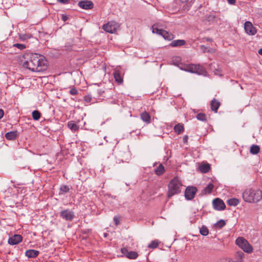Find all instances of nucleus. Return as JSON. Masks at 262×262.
Wrapping results in <instances>:
<instances>
[{
    "label": "nucleus",
    "instance_id": "obj_1",
    "mask_svg": "<svg viewBox=\"0 0 262 262\" xmlns=\"http://www.w3.org/2000/svg\"><path fill=\"white\" fill-rule=\"evenodd\" d=\"M23 66L32 72H39L47 68L48 61L41 55L33 53H25L23 56Z\"/></svg>",
    "mask_w": 262,
    "mask_h": 262
},
{
    "label": "nucleus",
    "instance_id": "obj_2",
    "mask_svg": "<svg viewBox=\"0 0 262 262\" xmlns=\"http://www.w3.org/2000/svg\"><path fill=\"white\" fill-rule=\"evenodd\" d=\"M243 199L247 203H257L262 199V191L257 189H247L243 193Z\"/></svg>",
    "mask_w": 262,
    "mask_h": 262
},
{
    "label": "nucleus",
    "instance_id": "obj_3",
    "mask_svg": "<svg viewBox=\"0 0 262 262\" xmlns=\"http://www.w3.org/2000/svg\"><path fill=\"white\" fill-rule=\"evenodd\" d=\"M182 184L178 178L175 177L168 184L167 196L168 198L179 194L181 192Z\"/></svg>",
    "mask_w": 262,
    "mask_h": 262
},
{
    "label": "nucleus",
    "instance_id": "obj_4",
    "mask_svg": "<svg viewBox=\"0 0 262 262\" xmlns=\"http://www.w3.org/2000/svg\"><path fill=\"white\" fill-rule=\"evenodd\" d=\"M181 69L184 71L198 75H205L207 73L205 68L200 64H186L183 65Z\"/></svg>",
    "mask_w": 262,
    "mask_h": 262
},
{
    "label": "nucleus",
    "instance_id": "obj_5",
    "mask_svg": "<svg viewBox=\"0 0 262 262\" xmlns=\"http://www.w3.org/2000/svg\"><path fill=\"white\" fill-rule=\"evenodd\" d=\"M236 244L243 250L247 253H251L253 251V248L249 242L243 237H238L235 241Z\"/></svg>",
    "mask_w": 262,
    "mask_h": 262
},
{
    "label": "nucleus",
    "instance_id": "obj_6",
    "mask_svg": "<svg viewBox=\"0 0 262 262\" xmlns=\"http://www.w3.org/2000/svg\"><path fill=\"white\" fill-rule=\"evenodd\" d=\"M119 28L120 25L115 21H109L103 26V30L110 33H115Z\"/></svg>",
    "mask_w": 262,
    "mask_h": 262
},
{
    "label": "nucleus",
    "instance_id": "obj_7",
    "mask_svg": "<svg viewBox=\"0 0 262 262\" xmlns=\"http://www.w3.org/2000/svg\"><path fill=\"white\" fill-rule=\"evenodd\" d=\"M152 32L154 33H156L162 36L165 39L168 40H171L174 38V36L172 33H169L168 32L162 29H159L157 28L155 25H154L152 27Z\"/></svg>",
    "mask_w": 262,
    "mask_h": 262
},
{
    "label": "nucleus",
    "instance_id": "obj_8",
    "mask_svg": "<svg viewBox=\"0 0 262 262\" xmlns=\"http://www.w3.org/2000/svg\"><path fill=\"white\" fill-rule=\"evenodd\" d=\"M197 192V188L194 186H188L185 191V197L187 200L193 199Z\"/></svg>",
    "mask_w": 262,
    "mask_h": 262
},
{
    "label": "nucleus",
    "instance_id": "obj_9",
    "mask_svg": "<svg viewBox=\"0 0 262 262\" xmlns=\"http://www.w3.org/2000/svg\"><path fill=\"white\" fill-rule=\"evenodd\" d=\"M244 29L246 33L249 35H254L257 32L256 28L254 27L252 24L249 21H247L245 23Z\"/></svg>",
    "mask_w": 262,
    "mask_h": 262
},
{
    "label": "nucleus",
    "instance_id": "obj_10",
    "mask_svg": "<svg viewBox=\"0 0 262 262\" xmlns=\"http://www.w3.org/2000/svg\"><path fill=\"white\" fill-rule=\"evenodd\" d=\"M213 208L216 210H223L226 208V205L222 200L220 198H216L212 202Z\"/></svg>",
    "mask_w": 262,
    "mask_h": 262
},
{
    "label": "nucleus",
    "instance_id": "obj_11",
    "mask_svg": "<svg viewBox=\"0 0 262 262\" xmlns=\"http://www.w3.org/2000/svg\"><path fill=\"white\" fill-rule=\"evenodd\" d=\"M61 217L66 221H72L74 217V213L72 210L66 209L60 212Z\"/></svg>",
    "mask_w": 262,
    "mask_h": 262
},
{
    "label": "nucleus",
    "instance_id": "obj_12",
    "mask_svg": "<svg viewBox=\"0 0 262 262\" xmlns=\"http://www.w3.org/2000/svg\"><path fill=\"white\" fill-rule=\"evenodd\" d=\"M121 251L127 258L129 259H136L138 254L135 251H128L126 248H123L121 249Z\"/></svg>",
    "mask_w": 262,
    "mask_h": 262
},
{
    "label": "nucleus",
    "instance_id": "obj_13",
    "mask_svg": "<svg viewBox=\"0 0 262 262\" xmlns=\"http://www.w3.org/2000/svg\"><path fill=\"white\" fill-rule=\"evenodd\" d=\"M78 5L81 9L85 10L92 9L94 7L93 2L89 0H83L78 2Z\"/></svg>",
    "mask_w": 262,
    "mask_h": 262
},
{
    "label": "nucleus",
    "instance_id": "obj_14",
    "mask_svg": "<svg viewBox=\"0 0 262 262\" xmlns=\"http://www.w3.org/2000/svg\"><path fill=\"white\" fill-rule=\"evenodd\" d=\"M22 238V236L20 235L15 234L9 237L8 242L11 245H17L21 242Z\"/></svg>",
    "mask_w": 262,
    "mask_h": 262
},
{
    "label": "nucleus",
    "instance_id": "obj_15",
    "mask_svg": "<svg viewBox=\"0 0 262 262\" xmlns=\"http://www.w3.org/2000/svg\"><path fill=\"white\" fill-rule=\"evenodd\" d=\"M220 105V102L218 100H216L215 98H213L211 100L210 103L211 110L214 112L215 113H217V110L219 108Z\"/></svg>",
    "mask_w": 262,
    "mask_h": 262
},
{
    "label": "nucleus",
    "instance_id": "obj_16",
    "mask_svg": "<svg viewBox=\"0 0 262 262\" xmlns=\"http://www.w3.org/2000/svg\"><path fill=\"white\" fill-rule=\"evenodd\" d=\"M140 118L141 120L145 122L146 124H149L150 123V116L148 113L144 111L140 115Z\"/></svg>",
    "mask_w": 262,
    "mask_h": 262
},
{
    "label": "nucleus",
    "instance_id": "obj_17",
    "mask_svg": "<svg viewBox=\"0 0 262 262\" xmlns=\"http://www.w3.org/2000/svg\"><path fill=\"white\" fill-rule=\"evenodd\" d=\"M39 251L37 250L30 249L27 250L25 252V255L28 258H34L38 256Z\"/></svg>",
    "mask_w": 262,
    "mask_h": 262
},
{
    "label": "nucleus",
    "instance_id": "obj_18",
    "mask_svg": "<svg viewBox=\"0 0 262 262\" xmlns=\"http://www.w3.org/2000/svg\"><path fill=\"white\" fill-rule=\"evenodd\" d=\"M214 188V185L212 183H209L202 191L203 195H207L210 194Z\"/></svg>",
    "mask_w": 262,
    "mask_h": 262
},
{
    "label": "nucleus",
    "instance_id": "obj_19",
    "mask_svg": "<svg viewBox=\"0 0 262 262\" xmlns=\"http://www.w3.org/2000/svg\"><path fill=\"white\" fill-rule=\"evenodd\" d=\"M17 135V131H12L7 133L5 134V137L7 140H13L16 138Z\"/></svg>",
    "mask_w": 262,
    "mask_h": 262
},
{
    "label": "nucleus",
    "instance_id": "obj_20",
    "mask_svg": "<svg viewBox=\"0 0 262 262\" xmlns=\"http://www.w3.org/2000/svg\"><path fill=\"white\" fill-rule=\"evenodd\" d=\"M186 41L183 39H178L173 40L170 43V46L172 47H180L185 45Z\"/></svg>",
    "mask_w": 262,
    "mask_h": 262
},
{
    "label": "nucleus",
    "instance_id": "obj_21",
    "mask_svg": "<svg viewBox=\"0 0 262 262\" xmlns=\"http://www.w3.org/2000/svg\"><path fill=\"white\" fill-rule=\"evenodd\" d=\"M114 77L115 81L119 84H121L123 82V77L121 75L120 72L119 71H115L114 72Z\"/></svg>",
    "mask_w": 262,
    "mask_h": 262
},
{
    "label": "nucleus",
    "instance_id": "obj_22",
    "mask_svg": "<svg viewBox=\"0 0 262 262\" xmlns=\"http://www.w3.org/2000/svg\"><path fill=\"white\" fill-rule=\"evenodd\" d=\"M260 151V147L257 145L253 144L250 149V152L253 155H256Z\"/></svg>",
    "mask_w": 262,
    "mask_h": 262
},
{
    "label": "nucleus",
    "instance_id": "obj_23",
    "mask_svg": "<svg viewBox=\"0 0 262 262\" xmlns=\"http://www.w3.org/2000/svg\"><path fill=\"white\" fill-rule=\"evenodd\" d=\"M239 203L238 199L236 198H232L227 201V204L230 206H236Z\"/></svg>",
    "mask_w": 262,
    "mask_h": 262
},
{
    "label": "nucleus",
    "instance_id": "obj_24",
    "mask_svg": "<svg viewBox=\"0 0 262 262\" xmlns=\"http://www.w3.org/2000/svg\"><path fill=\"white\" fill-rule=\"evenodd\" d=\"M164 171L165 168L162 164H160L159 166L155 170V173L158 176L162 174Z\"/></svg>",
    "mask_w": 262,
    "mask_h": 262
},
{
    "label": "nucleus",
    "instance_id": "obj_25",
    "mask_svg": "<svg viewBox=\"0 0 262 262\" xmlns=\"http://www.w3.org/2000/svg\"><path fill=\"white\" fill-rule=\"evenodd\" d=\"M68 126L70 129L72 131H76L79 129V126L76 123H75L73 121H69L68 123Z\"/></svg>",
    "mask_w": 262,
    "mask_h": 262
},
{
    "label": "nucleus",
    "instance_id": "obj_26",
    "mask_svg": "<svg viewBox=\"0 0 262 262\" xmlns=\"http://www.w3.org/2000/svg\"><path fill=\"white\" fill-rule=\"evenodd\" d=\"M174 130L178 134H180L184 131L183 125L182 124L178 123L174 126Z\"/></svg>",
    "mask_w": 262,
    "mask_h": 262
},
{
    "label": "nucleus",
    "instance_id": "obj_27",
    "mask_svg": "<svg viewBox=\"0 0 262 262\" xmlns=\"http://www.w3.org/2000/svg\"><path fill=\"white\" fill-rule=\"evenodd\" d=\"M196 118L198 120L203 122H206L207 120V116L204 113H200L198 114Z\"/></svg>",
    "mask_w": 262,
    "mask_h": 262
},
{
    "label": "nucleus",
    "instance_id": "obj_28",
    "mask_svg": "<svg viewBox=\"0 0 262 262\" xmlns=\"http://www.w3.org/2000/svg\"><path fill=\"white\" fill-rule=\"evenodd\" d=\"M70 190V188L67 185H62L59 189V194H63L68 192Z\"/></svg>",
    "mask_w": 262,
    "mask_h": 262
},
{
    "label": "nucleus",
    "instance_id": "obj_29",
    "mask_svg": "<svg viewBox=\"0 0 262 262\" xmlns=\"http://www.w3.org/2000/svg\"><path fill=\"white\" fill-rule=\"evenodd\" d=\"M200 170L203 173H207L210 170V166L208 164L202 165L200 166Z\"/></svg>",
    "mask_w": 262,
    "mask_h": 262
},
{
    "label": "nucleus",
    "instance_id": "obj_30",
    "mask_svg": "<svg viewBox=\"0 0 262 262\" xmlns=\"http://www.w3.org/2000/svg\"><path fill=\"white\" fill-rule=\"evenodd\" d=\"M41 114L38 111L35 110L32 112V118L34 120H38Z\"/></svg>",
    "mask_w": 262,
    "mask_h": 262
},
{
    "label": "nucleus",
    "instance_id": "obj_31",
    "mask_svg": "<svg viewBox=\"0 0 262 262\" xmlns=\"http://www.w3.org/2000/svg\"><path fill=\"white\" fill-rule=\"evenodd\" d=\"M32 37V35L30 34H19V38L20 40L23 41H25L27 39L30 38Z\"/></svg>",
    "mask_w": 262,
    "mask_h": 262
},
{
    "label": "nucleus",
    "instance_id": "obj_32",
    "mask_svg": "<svg viewBox=\"0 0 262 262\" xmlns=\"http://www.w3.org/2000/svg\"><path fill=\"white\" fill-rule=\"evenodd\" d=\"M200 233L203 236H206L208 234L209 230L206 227L203 226L200 229Z\"/></svg>",
    "mask_w": 262,
    "mask_h": 262
},
{
    "label": "nucleus",
    "instance_id": "obj_33",
    "mask_svg": "<svg viewBox=\"0 0 262 262\" xmlns=\"http://www.w3.org/2000/svg\"><path fill=\"white\" fill-rule=\"evenodd\" d=\"M159 242L158 240H155L149 244L148 247L151 249H155L159 246Z\"/></svg>",
    "mask_w": 262,
    "mask_h": 262
},
{
    "label": "nucleus",
    "instance_id": "obj_34",
    "mask_svg": "<svg viewBox=\"0 0 262 262\" xmlns=\"http://www.w3.org/2000/svg\"><path fill=\"white\" fill-rule=\"evenodd\" d=\"M225 224L226 223L224 220H220L215 224V226L216 228H221L223 227L225 225Z\"/></svg>",
    "mask_w": 262,
    "mask_h": 262
},
{
    "label": "nucleus",
    "instance_id": "obj_35",
    "mask_svg": "<svg viewBox=\"0 0 262 262\" xmlns=\"http://www.w3.org/2000/svg\"><path fill=\"white\" fill-rule=\"evenodd\" d=\"M13 47H16L20 50H23L26 48V46L25 45L21 43H14L13 44Z\"/></svg>",
    "mask_w": 262,
    "mask_h": 262
},
{
    "label": "nucleus",
    "instance_id": "obj_36",
    "mask_svg": "<svg viewBox=\"0 0 262 262\" xmlns=\"http://www.w3.org/2000/svg\"><path fill=\"white\" fill-rule=\"evenodd\" d=\"M92 99V97L90 95L85 96L84 97V101L85 103H89L91 101Z\"/></svg>",
    "mask_w": 262,
    "mask_h": 262
},
{
    "label": "nucleus",
    "instance_id": "obj_37",
    "mask_svg": "<svg viewBox=\"0 0 262 262\" xmlns=\"http://www.w3.org/2000/svg\"><path fill=\"white\" fill-rule=\"evenodd\" d=\"M78 91L75 88H72L70 91V94L72 95H76Z\"/></svg>",
    "mask_w": 262,
    "mask_h": 262
},
{
    "label": "nucleus",
    "instance_id": "obj_38",
    "mask_svg": "<svg viewBox=\"0 0 262 262\" xmlns=\"http://www.w3.org/2000/svg\"><path fill=\"white\" fill-rule=\"evenodd\" d=\"M114 221L115 222V224L116 225H118L120 223L118 217H117V216H115L114 217Z\"/></svg>",
    "mask_w": 262,
    "mask_h": 262
},
{
    "label": "nucleus",
    "instance_id": "obj_39",
    "mask_svg": "<svg viewBox=\"0 0 262 262\" xmlns=\"http://www.w3.org/2000/svg\"><path fill=\"white\" fill-rule=\"evenodd\" d=\"M228 3L230 5H235L236 0H227Z\"/></svg>",
    "mask_w": 262,
    "mask_h": 262
},
{
    "label": "nucleus",
    "instance_id": "obj_40",
    "mask_svg": "<svg viewBox=\"0 0 262 262\" xmlns=\"http://www.w3.org/2000/svg\"><path fill=\"white\" fill-rule=\"evenodd\" d=\"M188 137L187 136H185L183 138V142L185 143H187L188 141Z\"/></svg>",
    "mask_w": 262,
    "mask_h": 262
},
{
    "label": "nucleus",
    "instance_id": "obj_41",
    "mask_svg": "<svg viewBox=\"0 0 262 262\" xmlns=\"http://www.w3.org/2000/svg\"><path fill=\"white\" fill-rule=\"evenodd\" d=\"M4 114V111L2 109H0V119L3 117Z\"/></svg>",
    "mask_w": 262,
    "mask_h": 262
},
{
    "label": "nucleus",
    "instance_id": "obj_42",
    "mask_svg": "<svg viewBox=\"0 0 262 262\" xmlns=\"http://www.w3.org/2000/svg\"><path fill=\"white\" fill-rule=\"evenodd\" d=\"M57 1L62 4H67L68 3L69 0H57Z\"/></svg>",
    "mask_w": 262,
    "mask_h": 262
},
{
    "label": "nucleus",
    "instance_id": "obj_43",
    "mask_svg": "<svg viewBox=\"0 0 262 262\" xmlns=\"http://www.w3.org/2000/svg\"><path fill=\"white\" fill-rule=\"evenodd\" d=\"M174 60H176V61L177 62H179V61H180V57H176L174 58V59H173L172 60L173 61H174Z\"/></svg>",
    "mask_w": 262,
    "mask_h": 262
},
{
    "label": "nucleus",
    "instance_id": "obj_44",
    "mask_svg": "<svg viewBox=\"0 0 262 262\" xmlns=\"http://www.w3.org/2000/svg\"><path fill=\"white\" fill-rule=\"evenodd\" d=\"M62 18L63 21H66L67 19V17L66 15H62Z\"/></svg>",
    "mask_w": 262,
    "mask_h": 262
},
{
    "label": "nucleus",
    "instance_id": "obj_45",
    "mask_svg": "<svg viewBox=\"0 0 262 262\" xmlns=\"http://www.w3.org/2000/svg\"><path fill=\"white\" fill-rule=\"evenodd\" d=\"M201 49L202 50H203L204 51H205V50L206 49V48L205 47V46H204V45H202V46H201Z\"/></svg>",
    "mask_w": 262,
    "mask_h": 262
},
{
    "label": "nucleus",
    "instance_id": "obj_46",
    "mask_svg": "<svg viewBox=\"0 0 262 262\" xmlns=\"http://www.w3.org/2000/svg\"><path fill=\"white\" fill-rule=\"evenodd\" d=\"M258 53L260 55H262V49H260L258 50Z\"/></svg>",
    "mask_w": 262,
    "mask_h": 262
},
{
    "label": "nucleus",
    "instance_id": "obj_47",
    "mask_svg": "<svg viewBox=\"0 0 262 262\" xmlns=\"http://www.w3.org/2000/svg\"><path fill=\"white\" fill-rule=\"evenodd\" d=\"M213 65V63H210V64H209V66H210V69H211V70H213V69H212V67H211Z\"/></svg>",
    "mask_w": 262,
    "mask_h": 262
},
{
    "label": "nucleus",
    "instance_id": "obj_48",
    "mask_svg": "<svg viewBox=\"0 0 262 262\" xmlns=\"http://www.w3.org/2000/svg\"><path fill=\"white\" fill-rule=\"evenodd\" d=\"M182 3H186L188 0H181Z\"/></svg>",
    "mask_w": 262,
    "mask_h": 262
},
{
    "label": "nucleus",
    "instance_id": "obj_49",
    "mask_svg": "<svg viewBox=\"0 0 262 262\" xmlns=\"http://www.w3.org/2000/svg\"><path fill=\"white\" fill-rule=\"evenodd\" d=\"M207 41H210V39L209 38H207Z\"/></svg>",
    "mask_w": 262,
    "mask_h": 262
}]
</instances>
